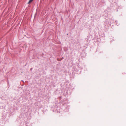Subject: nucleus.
I'll list each match as a JSON object with an SVG mask.
<instances>
[{
  "label": "nucleus",
  "instance_id": "1",
  "mask_svg": "<svg viewBox=\"0 0 126 126\" xmlns=\"http://www.w3.org/2000/svg\"><path fill=\"white\" fill-rule=\"evenodd\" d=\"M33 0H29V2L28 3V4H29L31 2H32Z\"/></svg>",
  "mask_w": 126,
  "mask_h": 126
}]
</instances>
